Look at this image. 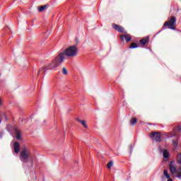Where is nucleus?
Masks as SVG:
<instances>
[{
    "label": "nucleus",
    "mask_w": 181,
    "mask_h": 181,
    "mask_svg": "<svg viewBox=\"0 0 181 181\" xmlns=\"http://www.w3.org/2000/svg\"><path fill=\"white\" fill-rule=\"evenodd\" d=\"M78 53V48L77 46L72 45L64 49V52H60L52 62V63L47 64L44 67H41L38 71V75L41 71L45 73L47 70H53V69H57L60 64L64 62V56L66 57H76Z\"/></svg>",
    "instance_id": "nucleus-1"
},
{
    "label": "nucleus",
    "mask_w": 181,
    "mask_h": 181,
    "mask_svg": "<svg viewBox=\"0 0 181 181\" xmlns=\"http://www.w3.org/2000/svg\"><path fill=\"white\" fill-rule=\"evenodd\" d=\"M30 156V151L28 148L24 147L21 152L20 154V159L21 162L24 163H28V160L29 159V156Z\"/></svg>",
    "instance_id": "nucleus-2"
},
{
    "label": "nucleus",
    "mask_w": 181,
    "mask_h": 181,
    "mask_svg": "<svg viewBox=\"0 0 181 181\" xmlns=\"http://www.w3.org/2000/svg\"><path fill=\"white\" fill-rule=\"evenodd\" d=\"M175 25H176V17L172 16L168 21H166L163 24V26L164 28L168 27V29H173V30H175V29H176Z\"/></svg>",
    "instance_id": "nucleus-3"
},
{
    "label": "nucleus",
    "mask_w": 181,
    "mask_h": 181,
    "mask_svg": "<svg viewBox=\"0 0 181 181\" xmlns=\"http://www.w3.org/2000/svg\"><path fill=\"white\" fill-rule=\"evenodd\" d=\"M150 138H151L152 141L160 142L162 141V134H160V132H152L150 134Z\"/></svg>",
    "instance_id": "nucleus-4"
},
{
    "label": "nucleus",
    "mask_w": 181,
    "mask_h": 181,
    "mask_svg": "<svg viewBox=\"0 0 181 181\" xmlns=\"http://www.w3.org/2000/svg\"><path fill=\"white\" fill-rule=\"evenodd\" d=\"M112 28L113 29H115V30H117V32H119L120 33H127V31L125 30L124 27H122V26H121L119 25H117L115 23H112Z\"/></svg>",
    "instance_id": "nucleus-5"
},
{
    "label": "nucleus",
    "mask_w": 181,
    "mask_h": 181,
    "mask_svg": "<svg viewBox=\"0 0 181 181\" xmlns=\"http://www.w3.org/2000/svg\"><path fill=\"white\" fill-rule=\"evenodd\" d=\"M13 149L15 153H19V151H21V144L18 141L14 142Z\"/></svg>",
    "instance_id": "nucleus-6"
},
{
    "label": "nucleus",
    "mask_w": 181,
    "mask_h": 181,
    "mask_svg": "<svg viewBox=\"0 0 181 181\" xmlns=\"http://www.w3.org/2000/svg\"><path fill=\"white\" fill-rule=\"evenodd\" d=\"M120 39L122 40V42L125 40V42H128L131 41L132 37L129 34H127L124 35H120Z\"/></svg>",
    "instance_id": "nucleus-7"
},
{
    "label": "nucleus",
    "mask_w": 181,
    "mask_h": 181,
    "mask_svg": "<svg viewBox=\"0 0 181 181\" xmlns=\"http://www.w3.org/2000/svg\"><path fill=\"white\" fill-rule=\"evenodd\" d=\"M173 132H174V134L172 136H176V135H177V132H181V128L179 126L175 127L173 129Z\"/></svg>",
    "instance_id": "nucleus-8"
},
{
    "label": "nucleus",
    "mask_w": 181,
    "mask_h": 181,
    "mask_svg": "<svg viewBox=\"0 0 181 181\" xmlns=\"http://www.w3.org/2000/svg\"><path fill=\"white\" fill-rule=\"evenodd\" d=\"M149 41V37L143 38L140 40V45H142L143 46H145L146 43Z\"/></svg>",
    "instance_id": "nucleus-9"
},
{
    "label": "nucleus",
    "mask_w": 181,
    "mask_h": 181,
    "mask_svg": "<svg viewBox=\"0 0 181 181\" xmlns=\"http://www.w3.org/2000/svg\"><path fill=\"white\" fill-rule=\"evenodd\" d=\"M37 9H38L39 12H43V11H45V9H47V5L38 6Z\"/></svg>",
    "instance_id": "nucleus-10"
},
{
    "label": "nucleus",
    "mask_w": 181,
    "mask_h": 181,
    "mask_svg": "<svg viewBox=\"0 0 181 181\" xmlns=\"http://www.w3.org/2000/svg\"><path fill=\"white\" fill-rule=\"evenodd\" d=\"M78 122H81V124L86 129L88 127H87V124H86V120H81L80 119H77Z\"/></svg>",
    "instance_id": "nucleus-11"
},
{
    "label": "nucleus",
    "mask_w": 181,
    "mask_h": 181,
    "mask_svg": "<svg viewBox=\"0 0 181 181\" xmlns=\"http://www.w3.org/2000/svg\"><path fill=\"white\" fill-rule=\"evenodd\" d=\"M16 139H22V137L21 136V132L19 130H16Z\"/></svg>",
    "instance_id": "nucleus-12"
},
{
    "label": "nucleus",
    "mask_w": 181,
    "mask_h": 181,
    "mask_svg": "<svg viewBox=\"0 0 181 181\" xmlns=\"http://www.w3.org/2000/svg\"><path fill=\"white\" fill-rule=\"evenodd\" d=\"M163 158H165V159L169 158V151L168 150H164L163 152Z\"/></svg>",
    "instance_id": "nucleus-13"
},
{
    "label": "nucleus",
    "mask_w": 181,
    "mask_h": 181,
    "mask_svg": "<svg viewBox=\"0 0 181 181\" xmlns=\"http://www.w3.org/2000/svg\"><path fill=\"white\" fill-rule=\"evenodd\" d=\"M136 122H138V120L136 119V118H132L130 122V125H132V127H134V125H135Z\"/></svg>",
    "instance_id": "nucleus-14"
},
{
    "label": "nucleus",
    "mask_w": 181,
    "mask_h": 181,
    "mask_svg": "<svg viewBox=\"0 0 181 181\" xmlns=\"http://www.w3.org/2000/svg\"><path fill=\"white\" fill-rule=\"evenodd\" d=\"M136 47H138L136 42H132L130 45V49H136Z\"/></svg>",
    "instance_id": "nucleus-15"
},
{
    "label": "nucleus",
    "mask_w": 181,
    "mask_h": 181,
    "mask_svg": "<svg viewBox=\"0 0 181 181\" xmlns=\"http://www.w3.org/2000/svg\"><path fill=\"white\" fill-rule=\"evenodd\" d=\"M178 144H179V139L173 140V146H175V148H177Z\"/></svg>",
    "instance_id": "nucleus-16"
},
{
    "label": "nucleus",
    "mask_w": 181,
    "mask_h": 181,
    "mask_svg": "<svg viewBox=\"0 0 181 181\" xmlns=\"http://www.w3.org/2000/svg\"><path fill=\"white\" fill-rule=\"evenodd\" d=\"M164 176L166 177V179H170V175L168 173V170H164Z\"/></svg>",
    "instance_id": "nucleus-17"
},
{
    "label": "nucleus",
    "mask_w": 181,
    "mask_h": 181,
    "mask_svg": "<svg viewBox=\"0 0 181 181\" xmlns=\"http://www.w3.org/2000/svg\"><path fill=\"white\" fill-rule=\"evenodd\" d=\"M62 73L63 74H64V76H67V74H69V71H67L66 67L62 68Z\"/></svg>",
    "instance_id": "nucleus-18"
},
{
    "label": "nucleus",
    "mask_w": 181,
    "mask_h": 181,
    "mask_svg": "<svg viewBox=\"0 0 181 181\" xmlns=\"http://www.w3.org/2000/svg\"><path fill=\"white\" fill-rule=\"evenodd\" d=\"M113 165H114V163L112 161H110L107 164L108 169H111V168H112Z\"/></svg>",
    "instance_id": "nucleus-19"
},
{
    "label": "nucleus",
    "mask_w": 181,
    "mask_h": 181,
    "mask_svg": "<svg viewBox=\"0 0 181 181\" xmlns=\"http://www.w3.org/2000/svg\"><path fill=\"white\" fill-rule=\"evenodd\" d=\"M3 117L5 119V121H8V117L6 116V114L4 113Z\"/></svg>",
    "instance_id": "nucleus-20"
},
{
    "label": "nucleus",
    "mask_w": 181,
    "mask_h": 181,
    "mask_svg": "<svg viewBox=\"0 0 181 181\" xmlns=\"http://www.w3.org/2000/svg\"><path fill=\"white\" fill-rule=\"evenodd\" d=\"M2 135H4V134L2 133V132H0V138H2Z\"/></svg>",
    "instance_id": "nucleus-21"
},
{
    "label": "nucleus",
    "mask_w": 181,
    "mask_h": 181,
    "mask_svg": "<svg viewBox=\"0 0 181 181\" xmlns=\"http://www.w3.org/2000/svg\"><path fill=\"white\" fill-rule=\"evenodd\" d=\"M168 181H173V180L168 178Z\"/></svg>",
    "instance_id": "nucleus-22"
},
{
    "label": "nucleus",
    "mask_w": 181,
    "mask_h": 181,
    "mask_svg": "<svg viewBox=\"0 0 181 181\" xmlns=\"http://www.w3.org/2000/svg\"><path fill=\"white\" fill-rule=\"evenodd\" d=\"M1 99H0V105H1Z\"/></svg>",
    "instance_id": "nucleus-23"
},
{
    "label": "nucleus",
    "mask_w": 181,
    "mask_h": 181,
    "mask_svg": "<svg viewBox=\"0 0 181 181\" xmlns=\"http://www.w3.org/2000/svg\"><path fill=\"white\" fill-rule=\"evenodd\" d=\"M1 119H0V124H1Z\"/></svg>",
    "instance_id": "nucleus-24"
}]
</instances>
